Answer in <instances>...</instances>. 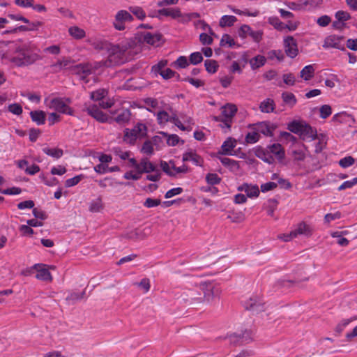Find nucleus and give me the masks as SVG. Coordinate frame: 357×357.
<instances>
[{"mask_svg":"<svg viewBox=\"0 0 357 357\" xmlns=\"http://www.w3.org/2000/svg\"><path fill=\"white\" fill-rule=\"evenodd\" d=\"M159 74L164 78L165 79H169L174 77L176 75L178 77L179 75L176 74V72L172 70L170 68H166L163 70H160Z\"/></svg>","mask_w":357,"mask_h":357,"instance_id":"603ef678","label":"nucleus"},{"mask_svg":"<svg viewBox=\"0 0 357 357\" xmlns=\"http://www.w3.org/2000/svg\"><path fill=\"white\" fill-rule=\"evenodd\" d=\"M282 98L283 102L290 107H293L297 102L296 96L290 92L282 93Z\"/></svg>","mask_w":357,"mask_h":357,"instance_id":"f704fd0d","label":"nucleus"},{"mask_svg":"<svg viewBox=\"0 0 357 357\" xmlns=\"http://www.w3.org/2000/svg\"><path fill=\"white\" fill-rule=\"evenodd\" d=\"M146 134V127L144 123H138L131 130L126 129L124 139L132 144L137 138L142 137Z\"/></svg>","mask_w":357,"mask_h":357,"instance_id":"6e6552de","label":"nucleus"},{"mask_svg":"<svg viewBox=\"0 0 357 357\" xmlns=\"http://www.w3.org/2000/svg\"><path fill=\"white\" fill-rule=\"evenodd\" d=\"M39 49L31 41L17 45L13 53H6L2 59L6 63H10L15 66H22L31 64L39 59Z\"/></svg>","mask_w":357,"mask_h":357,"instance_id":"f03ea898","label":"nucleus"},{"mask_svg":"<svg viewBox=\"0 0 357 357\" xmlns=\"http://www.w3.org/2000/svg\"><path fill=\"white\" fill-rule=\"evenodd\" d=\"M355 162V160L351 156H347L343 158H342L339 161V165L343 167V168H347L350 166H351Z\"/></svg>","mask_w":357,"mask_h":357,"instance_id":"6e6d98bb","label":"nucleus"},{"mask_svg":"<svg viewBox=\"0 0 357 357\" xmlns=\"http://www.w3.org/2000/svg\"><path fill=\"white\" fill-rule=\"evenodd\" d=\"M160 202V199H153L149 197L144 202V206L146 208H153L159 206Z\"/></svg>","mask_w":357,"mask_h":357,"instance_id":"13d9d810","label":"nucleus"},{"mask_svg":"<svg viewBox=\"0 0 357 357\" xmlns=\"http://www.w3.org/2000/svg\"><path fill=\"white\" fill-rule=\"evenodd\" d=\"M8 109L10 113L15 115H20L22 113V107L17 103L9 105Z\"/></svg>","mask_w":357,"mask_h":357,"instance_id":"69168bd1","label":"nucleus"},{"mask_svg":"<svg viewBox=\"0 0 357 357\" xmlns=\"http://www.w3.org/2000/svg\"><path fill=\"white\" fill-rule=\"evenodd\" d=\"M252 31V29L250 26L243 24L239 29V36L240 37L245 38L248 36L250 35Z\"/></svg>","mask_w":357,"mask_h":357,"instance_id":"0e129e2a","label":"nucleus"},{"mask_svg":"<svg viewBox=\"0 0 357 357\" xmlns=\"http://www.w3.org/2000/svg\"><path fill=\"white\" fill-rule=\"evenodd\" d=\"M259 139V135L257 132H250L246 135L245 140L249 144L256 143Z\"/></svg>","mask_w":357,"mask_h":357,"instance_id":"e2e57ef3","label":"nucleus"},{"mask_svg":"<svg viewBox=\"0 0 357 357\" xmlns=\"http://www.w3.org/2000/svg\"><path fill=\"white\" fill-rule=\"evenodd\" d=\"M130 167L136 169L140 175L155 171V166L146 158H143L138 162L134 158L130 159Z\"/></svg>","mask_w":357,"mask_h":357,"instance_id":"1a4fd4ad","label":"nucleus"},{"mask_svg":"<svg viewBox=\"0 0 357 357\" xmlns=\"http://www.w3.org/2000/svg\"><path fill=\"white\" fill-rule=\"evenodd\" d=\"M292 231L295 234V237L298 235L310 236L312 233V229L309 225L302 222L298 224L296 228L292 230Z\"/></svg>","mask_w":357,"mask_h":357,"instance_id":"a878e982","label":"nucleus"},{"mask_svg":"<svg viewBox=\"0 0 357 357\" xmlns=\"http://www.w3.org/2000/svg\"><path fill=\"white\" fill-rule=\"evenodd\" d=\"M261 112L264 113H270L273 112L275 109V103L273 99L267 98L262 101L259 105Z\"/></svg>","mask_w":357,"mask_h":357,"instance_id":"c756f323","label":"nucleus"},{"mask_svg":"<svg viewBox=\"0 0 357 357\" xmlns=\"http://www.w3.org/2000/svg\"><path fill=\"white\" fill-rule=\"evenodd\" d=\"M145 105L147 110L153 112L154 114L160 109L158 101L154 98H149L146 99Z\"/></svg>","mask_w":357,"mask_h":357,"instance_id":"72a5a7b5","label":"nucleus"},{"mask_svg":"<svg viewBox=\"0 0 357 357\" xmlns=\"http://www.w3.org/2000/svg\"><path fill=\"white\" fill-rule=\"evenodd\" d=\"M43 151L46 155L51 156L55 159H59L61 158L63 154V150L59 148L45 147L43 149Z\"/></svg>","mask_w":357,"mask_h":357,"instance_id":"473e14b6","label":"nucleus"},{"mask_svg":"<svg viewBox=\"0 0 357 357\" xmlns=\"http://www.w3.org/2000/svg\"><path fill=\"white\" fill-rule=\"evenodd\" d=\"M335 18L343 22L349 20L351 18V15L349 13L343 10H339L335 13Z\"/></svg>","mask_w":357,"mask_h":357,"instance_id":"338daca9","label":"nucleus"},{"mask_svg":"<svg viewBox=\"0 0 357 357\" xmlns=\"http://www.w3.org/2000/svg\"><path fill=\"white\" fill-rule=\"evenodd\" d=\"M141 151L149 155H152L154 152L152 142L150 141H146L142 146Z\"/></svg>","mask_w":357,"mask_h":357,"instance_id":"3c124183","label":"nucleus"},{"mask_svg":"<svg viewBox=\"0 0 357 357\" xmlns=\"http://www.w3.org/2000/svg\"><path fill=\"white\" fill-rule=\"evenodd\" d=\"M266 58L262 55H257L250 60V65L252 69H257L263 66L266 63Z\"/></svg>","mask_w":357,"mask_h":357,"instance_id":"c9c22d12","label":"nucleus"},{"mask_svg":"<svg viewBox=\"0 0 357 357\" xmlns=\"http://www.w3.org/2000/svg\"><path fill=\"white\" fill-rule=\"evenodd\" d=\"M160 167L162 170L169 176H176L181 174H185L188 172V168L185 165L176 167L175 162L172 160L166 162H160Z\"/></svg>","mask_w":357,"mask_h":357,"instance_id":"0eeeda50","label":"nucleus"},{"mask_svg":"<svg viewBox=\"0 0 357 357\" xmlns=\"http://www.w3.org/2000/svg\"><path fill=\"white\" fill-rule=\"evenodd\" d=\"M137 42L135 39L127 38L116 45H109L107 47L108 60L91 63H83L74 66L71 68L73 73L79 76L85 84L89 82L91 78L95 82V70L102 66H110L124 63L128 56L137 52Z\"/></svg>","mask_w":357,"mask_h":357,"instance_id":"f257e3e1","label":"nucleus"},{"mask_svg":"<svg viewBox=\"0 0 357 357\" xmlns=\"http://www.w3.org/2000/svg\"><path fill=\"white\" fill-rule=\"evenodd\" d=\"M235 45L234 40L232 38L231 36L229 34H224L222 36L221 40H220V45L221 46H227L229 47H231Z\"/></svg>","mask_w":357,"mask_h":357,"instance_id":"49530a36","label":"nucleus"},{"mask_svg":"<svg viewBox=\"0 0 357 357\" xmlns=\"http://www.w3.org/2000/svg\"><path fill=\"white\" fill-rule=\"evenodd\" d=\"M173 123L179 129L183 131H190L192 128L194 122L190 116L186 115H181L173 118Z\"/></svg>","mask_w":357,"mask_h":357,"instance_id":"4468645a","label":"nucleus"},{"mask_svg":"<svg viewBox=\"0 0 357 357\" xmlns=\"http://www.w3.org/2000/svg\"><path fill=\"white\" fill-rule=\"evenodd\" d=\"M30 116L33 121L38 125H43L45 123L46 114L43 111L36 110L30 112Z\"/></svg>","mask_w":357,"mask_h":357,"instance_id":"bb28decb","label":"nucleus"},{"mask_svg":"<svg viewBox=\"0 0 357 357\" xmlns=\"http://www.w3.org/2000/svg\"><path fill=\"white\" fill-rule=\"evenodd\" d=\"M123 178L128 180L137 181L141 178V175L136 169H134V170L126 172L123 175Z\"/></svg>","mask_w":357,"mask_h":357,"instance_id":"de8ad7c7","label":"nucleus"},{"mask_svg":"<svg viewBox=\"0 0 357 357\" xmlns=\"http://www.w3.org/2000/svg\"><path fill=\"white\" fill-rule=\"evenodd\" d=\"M189 65V61L186 56H180L174 62L172 63V66L176 68H185Z\"/></svg>","mask_w":357,"mask_h":357,"instance_id":"58836bf2","label":"nucleus"},{"mask_svg":"<svg viewBox=\"0 0 357 357\" xmlns=\"http://www.w3.org/2000/svg\"><path fill=\"white\" fill-rule=\"evenodd\" d=\"M331 236L333 238H337V243L341 246H347L349 245V240L342 236V233L340 231H333L331 234Z\"/></svg>","mask_w":357,"mask_h":357,"instance_id":"37998d69","label":"nucleus"},{"mask_svg":"<svg viewBox=\"0 0 357 357\" xmlns=\"http://www.w3.org/2000/svg\"><path fill=\"white\" fill-rule=\"evenodd\" d=\"M159 13L164 16H170L172 18H177L181 16L180 10L178 8H167L159 10Z\"/></svg>","mask_w":357,"mask_h":357,"instance_id":"e433bc0d","label":"nucleus"},{"mask_svg":"<svg viewBox=\"0 0 357 357\" xmlns=\"http://www.w3.org/2000/svg\"><path fill=\"white\" fill-rule=\"evenodd\" d=\"M288 130L297 134L305 141L311 142L317 137V130L303 121H293L287 125Z\"/></svg>","mask_w":357,"mask_h":357,"instance_id":"20e7f679","label":"nucleus"},{"mask_svg":"<svg viewBox=\"0 0 357 357\" xmlns=\"http://www.w3.org/2000/svg\"><path fill=\"white\" fill-rule=\"evenodd\" d=\"M68 31L69 35L75 40H81L86 36L85 31L76 25L70 26Z\"/></svg>","mask_w":357,"mask_h":357,"instance_id":"5701e85b","label":"nucleus"},{"mask_svg":"<svg viewBox=\"0 0 357 357\" xmlns=\"http://www.w3.org/2000/svg\"><path fill=\"white\" fill-rule=\"evenodd\" d=\"M245 307L247 310L257 312L264 309L261 302L256 297L251 298L250 301L245 303Z\"/></svg>","mask_w":357,"mask_h":357,"instance_id":"393cba45","label":"nucleus"},{"mask_svg":"<svg viewBox=\"0 0 357 357\" xmlns=\"http://www.w3.org/2000/svg\"><path fill=\"white\" fill-rule=\"evenodd\" d=\"M104 208V205L100 197L92 200L89 203V210L91 213H99Z\"/></svg>","mask_w":357,"mask_h":357,"instance_id":"cd10ccee","label":"nucleus"},{"mask_svg":"<svg viewBox=\"0 0 357 357\" xmlns=\"http://www.w3.org/2000/svg\"><path fill=\"white\" fill-rule=\"evenodd\" d=\"M206 181L208 185H218L221 181V178L216 173H208L206 175Z\"/></svg>","mask_w":357,"mask_h":357,"instance_id":"a19ab883","label":"nucleus"},{"mask_svg":"<svg viewBox=\"0 0 357 357\" xmlns=\"http://www.w3.org/2000/svg\"><path fill=\"white\" fill-rule=\"evenodd\" d=\"M319 112H320V116L322 119H326L331 114L332 109H331V107L330 105H324L320 107Z\"/></svg>","mask_w":357,"mask_h":357,"instance_id":"4d7b16f0","label":"nucleus"},{"mask_svg":"<svg viewBox=\"0 0 357 357\" xmlns=\"http://www.w3.org/2000/svg\"><path fill=\"white\" fill-rule=\"evenodd\" d=\"M182 160L183 162H191L196 166H202L204 162L203 158L192 150L185 151Z\"/></svg>","mask_w":357,"mask_h":357,"instance_id":"6ab92c4d","label":"nucleus"},{"mask_svg":"<svg viewBox=\"0 0 357 357\" xmlns=\"http://www.w3.org/2000/svg\"><path fill=\"white\" fill-rule=\"evenodd\" d=\"M130 118V112L128 109H123L118 114L115 118V121L119 124H124L129 121Z\"/></svg>","mask_w":357,"mask_h":357,"instance_id":"4c0bfd02","label":"nucleus"},{"mask_svg":"<svg viewBox=\"0 0 357 357\" xmlns=\"http://www.w3.org/2000/svg\"><path fill=\"white\" fill-rule=\"evenodd\" d=\"M266 152L270 155L263 160L269 164L272 163L275 159L282 160L284 156V151L280 144H273L268 146Z\"/></svg>","mask_w":357,"mask_h":357,"instance_id":"9b49d317","label":"nucleus"},{"mask_svg":"<svg viewBox=\"0 0 357 357\" xmlns=\"http://www.w3.org/2000/svg\"><path fill=\"white\" fill-rule=\"evenodd\" d=\"M237 21V18L234 15H225L221 17L219 21L220 27L231 26Z\"/></svg>","mask_w":357,"mask_h":357,"instance_id":"7c9ffc66","label":"nucleus"},{"mask_svg":"<svg viewBox=\"0 0 357 357\" xmlns=\"http://www.w3.org/2000/svg\"><path fill=\"white\" fill-rule=\"evenodd\" d=\"M71 102L70 98L61 97H47L44 100V103L47 108L61 114L73 116L74 110L70 107Z\"/></svg>","mask_w":357,"mask_h":357,"instance_id":"423d86ee","label":"nucleus"},{"mask_svg":"<svg viewBox=\"0 0 357 357\" xmlns=\"http://www.w3.org/2000/svg\"><path fill=\"white\" fill-rule=\"evenodd\" d=\"M71 61L70 59L63 58L59 59L56 62L51 65V68L54 72H59L70 68Z\"/></svg>","mask_w":357,"mask_h":357,"instance_id":"b1692460","label":"nucleus"},{"mask_svg":"<svg viewBox=\"0 0 357 357\" xmlns=\"http://www.w3.org/2000/svg\"><path fill=\"white\" fill-rule=\"evenodd\" d=\"M268 57L270 59H276L278 61L284 59V54L282 50H271L268 52Z\"/></svg>","mask_w":357,"mask_h":357,"instance_id":"8fccbe9b","label":"nucleus"},{"mask_svg":"<svg viewBox=\"0 0 357 357\" xmlns=\"http://www.w3.org/2000/svg\"><path fill=\"white\" fill-rule=\"evenodd\" d=\"M162 36L158 33L144 32L141 33L139 41L158 47L161 44Z\"/></svg>","mask_w":357,"mask_h":357,"instance_id":"2eb2a0df","label":"nucleus"},{"mask_svg":"<svg viewBox=\"0 0 357 357\" xmlns=\"http://www.w3.org/2000/svg\"><path fill=\"white\" fill-rule=\"evenodd\" d=\"M44 52L46 54H53V55H58L61 52V48L57 45H51L49 47H45L43 50Z\"/></svg>","mask_w":357,"mask_h":357,"instance_id":"bf43d9fd","label":"nucleus"},{"mask_svg":"<svg viewBox=\"0 0 357 357\" xmlns=\"http://www.w3.org/2000/svg\"><path fill=\"white\" fill-rule=\"evenodd\" d=\"M237 142L235 139L229 137L222 144L221 153L224 155H233V150L236 147Z\"/></svg>","mask_w":357,"mask_h":357,"instance_id":"412c9836","label":"nucleus"},{"mask_svg":"<svg viewBox=\"0 0 357 357\" xmlns=\"http://www.w3.org/2000/svg\"><path fill=\"white\" fill-rule=\"evenodd\" d=\"M357 184V177L352 178L349 181L343 182L339 187L338 190H344L345 189L351 188L354 185Z\"/></svg>","mask_w":357,"mask_h":357,"instance_id":"5fc2aeb1","label":"nucleus"},{"mask_svg":"<svg viewBox=\"0 0 357 357\" xmlns=\"http://www.w3.org/2000/svg\"><path fill=\"white\" fill-rule=\"evenodd\" d=\"M238 190L245 192L247 197L250 198H256L259 195V187L257 185L243 184L239 186Z\"/></svg>","mask_w":357,"mask_h":357,"instance_id":"aec40b11","label":"nucleus"},{"mask_svg":"<svg viewBox=\"0 0 357 357\" xmlns=\"http://www.w3.org/2000/svg\"><path fill=\"white\" fill-rule=\"evenodd\" d=\"M204 65L206 71L209 73H215L218 68V64L214 60H206Z\"/></svg>","mask_w":357,"mask_h":357,"instance_id":"c03bdc74","label":"nucleus"},{"mask_svg":"<svg viewBox=\"0 0 357 357\" xmlns=\"http://www.w3.org/2000/svg\"><path fill=\"white\" fill-rule=\"evenodd\" d=\"M219 160L224 166L232 171H236L239 168L238 162L236 160L226 157H220Z\"/></svg>","mask_w":357,"mask_h":357,"instance_id":"2f4dec72","label":"nucleus"},{"mask_svg":"<svg viewBox=\"0 0 357 357\" xmlns=\"http://www.w3.org/2000/svg\"><path fill=\"white\" fill-rule=\"evenodd\" d=\"M285 52L290 58H295L298 53L296 40L292 36H287L284 39Z\"/></svg>","mask_w":357,"mask_h":357,"instance_id":"f3484780","label":"nucleus"},{"mask_svg":"<svg viewBox=\"0 0 357 357\" xmlns=\"http://www.w3.org/2000/svg\"><path fill=\"white\" fill-rule=\"evenodd\" d=\"M241 335V343H248L251 340H252V331H245Z\"/></svg>","mask_w":357,"mask_h":357,"instance_id":"680f3d73","label":"nucleus"},{"mask_svg":"<svg viewBox=\"0 0 357 357\" xmlns=\"http://www.w3.org/2000/svg\"><path fill=\"white\" fill-rule=\"evenodd\" d=\"M183 192V188L180 187L174 188L170 190H169L165 195V197L166 199H169L173 197L174 196L180 195Z\"/></svg>","mask_w":357,"mask_h":357,"instance_id":"774afa93","label":"nucleus"},{"mask_svg":"<svg viewBox=\"0 0 357 357\" xmlns=\"http://www.w3.org/2000/svg\"><path fill=\"white\" fill-rule=\"evenodd\" d=\"M115 17L117 18V20L122 21L125 23L131 22L133 20L132 15L129 12L123 10L119 11Z\"/></svg>","mask_w":357,"mask_h":357,"instance_id":"ea45409f","label":"nucleus"},{"mask_svg":"<svg viewBox=\"0 0 357 357\" xmlns=\"http://www.w3.org/2000/svg\"><path fill=\"white\" fill-rule=\"evenodd\" d=\"M85 110L89 115L100 123L107 122L110 119V117L104 113L97 105H86Z\"/></svg>","mask_w":357,"mask_h":357,"instance_id":"f8f14e48","label":"nucleus"},{"mask_svg":"<svg viewBox=\"0 0 357 357\" xmlns=\"http://www.w3.org/2000/svg\"><path fill=\"white\" fill-rule=\"evenodd\" d=\"M157 116V120L159 124H165L168 121H171L173 123V118L169 115L167 112L160 110V109L155 114Z\"/></svg>","mask_w":357,"mask_h":357,"instance_id":"c85d7f7f","label":"nucleus"},{"mask_svg":"<svg viewBox=\"0 0 357 357\" xmlns=\"http://www.w3.org/2000/svg\"><path fill=\"white\" fill-rule=\"evenodd\" d=\"M221 292L220 287L214 283L208 282L201 284L193 289H188L184 292L183 300L190 304L202 302H211L218 297Z\"/></svg>","mask_w":357,"mask_h":357,"instance_id":"7ed1b4c3","label":"nucleus"},{"mask_svg":"<svg viewBox=\"0 0 357 357\" xmlns=\"http://www.w3.org/2000/svg\"><path fill=\"white\" fill-rule=\"evenodd\" d=\"M287 6L293 10H303L314 8L319 4L318 0H298L285 3Z\"/></svg>","mask_w":357,"mask_h":357,"instance_id":"ddd939ff","label":"nucleus"},{"mask_svg":"<svg viewBox=\"0 0 357 357\" xmlns=\"http://www.w3.org/2000/svg\"><path fill=\"white\" fill-rule=\"evenodd\" d=\"M202 60H203L202 54V53H200L199 52H195L192 53L189 57V63H190L193 65H197V64L201 63L202 61Z\"/></svg>","mask_w":357,"mask_h":357,"instance_id":"09e8293b","label":"nucleus"},{"mask_svg":"<svg viewBox=\"0 0 357 357\" xmlns=\"http://www.w3.org/2000/svg\"><path fill=\"white\" fill-rule=\"evenodd\" d=\"M221 113L219 116H214V120L220 123V127L224 132L230 130L233 123V119L237 112V107L233 104H227L220 109Z\"/></svg>","mask_w":357,"mask_h":357,"instance_id":"39448f33","label":"nucleus"},{"mask_svg":"<svg viewBox=\"0 0 357 357\" xmlns=\"http://www.w3.org/2000/svg\"><path fill=\"white\" fill-rule=\"evenodd\" d=\"M84 178V174H79V175L74 176L73 178H68L66 181L65 185L67 188H70V187L75 186L77 184H78L82 181V179H83Z\"/></svg>","mask_w":357,"mask_h":357,"instance_id":"a18cd8bd","label":"nucleus"},{"mask_svg":"<svg viewBox=\"0 0 357 357\" xmlns=\"http://www.w3.org/2000/svg\"><path fill=\"white\" fill-rule=\"evenodd\" d=\"M96 182L98 183L99 186L102 188L113 187L115 183L114 180L109 178H105L104 179L96 181Z\"/></svg>","mask_w":357,"mask_h":357,"instance_id":"052dcab7","label":"nucleus"},{"mask_svg":"<svg viewBox=\"0 0 357 357\" xmlns=\"http://www.w3.org/2000/svg\"><path fill=\"white\" fill-rule=\"evenodd\" d=\"M324 47L336 48L339 50L344 49V38L337 35H331L324 40Z\"/></svg>","mask_w":357,"mask_h":357,"instance_id":"dca6fc26","label":"nucleus"},{"mask_svg":"<svg viewBox=\"0 0 357 357\" xmlns=\"http://www.w3.org/2000/svg\"><path fill=\"white\" fill-rule=\"evenodd\" d=\"M108 91L105 89H99L92 91L90 94L91 99L94 101H100V106L103 109L110 108L114 105V100L111 98L105 99Z\"/></svg>","mask_w":357,"mask_h":357,"instance_id":"9d476101","label":"nucleus"},{"mask_svg":"<svg viewBox=\"0 0 357 357\" xmlns=\"http://www.w3.org/2000/svg\"><path fill=\"white\" fill-rule=\"evenodd\" d=\"M342 218V213L340 211H336L333 213H327L324 216V222L329 224L331 222L340 219Z\"/></svg>","mask_w":357,"mask_h":357,"instance_id":"864d4df0","label":"nucleus"},{"mask_svg":"<svg viewBox=\"0 0 357 357\" xmlns=\"http://www.w3.org/2000/svg\"><path fill=\"white\" fill-rule=\"evenodd\" d=\"M33 268L37 272L36 278L38 280L43 281H52V277L46 265L36 264L33 266Z\"/></svg>","mask_w":357,"mask_h":357,"instance_id":"a211bd4d","label":"nucleus"},{"mask_svg":"<svg viewBox=\"0 0 357 357\" xmlns=\"http://www.w3.org/2000/svg\"><path fill=\"white\" fill-rule=\"evenodd\" d=\"M305 149L304 147L296 149L292 152V156L295 160L303 161L305 158Z\"/></svg>","mask_w":357,"mask_h":357,"instance_id":"79ce46f5","label":"nucleus"},{"mask_svg":"<svg viewBox=\"0 0 357 357\" xmlns=\"http://www.w3.org/2000/svg\"><path fill=\"white\" fill-rule=\"evenodd\" d=\"M315 65L305 66L300 72V77L305 81L310 80L314 75Z\"/></svg>","mask_w":357,"mask_h":357,"instance_id":"4be33fe9","label":"nucleus"}]
</instances>
